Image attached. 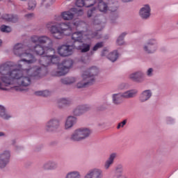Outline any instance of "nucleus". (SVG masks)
Segmentation results:
<instances>
[{
    "label": "nucleus",
    "instance_id": "864d4df0",
    "mask_svg": "<svg viewBox=\"0 0 178 178\" xmlns=\"http://www.w3.org/2000/svg\"><path fill=\"white\" fill-rule=\"evenodd\" d=\"M83 13H84V12L83 11L82 9H80L79 10L77 11V14H78L79 16H81Z\"/></svg>",
    "mask_w": 178,
    "mask_h": 178
},
{
    "label": "nucleus",
    "instance_id": "1a4fd4ad",
    "mask_svg": "<svg viewBox=\"0 0 178 178\" xmlns=\"http://www.w3.org/2000/svg\"><path fill=\"white\" fill-rule=\"evenodd\" d=\"M59 127H60V120L51 118L46 123L44 130L47 133H53V131H56Z\"/></svg>",
    "mask_w": 178,
    "mask_h": 178
},
{
    "label": "nucleus",
    "instance_id": "39448f33",
    "mask_svg": "<svg viewBox=\"0 0 178 178\" xmlns=\"http://www.w3.org/2000/svg\"><path fill=\"white\" fill-rule=\"evenodd\" d=\"M98 74H99V69L96 66H92L83 72L81 77L82 79H88L90 83L94 84Z\"/></svg>",
    "mask_w": 178,
    "mask_h": 178
},
{
    "label": "nucleus",
    "instance_id": "a878e982",
    "mask_svg": "<svg viewBox=\"0 0 178 178\" xmlns=\"http://www.w3.org/2000/svg\"><path fill=\"white\" fill-rule=\"evenodd\" d=\"M82 81H80L76 84L77 88H84L87 87V86H92V82H90L88 79L82 78Z\"/></svg>",
    "mask_w": 178,
    "mask_h": 178
},
{
    "label": "nucleus",
    "instance_id": "4468645a",
    "mask_svg": "<svg viewBox=\"0 0 178 178\" xmlns=\"http://www.w3.org/2000/svg\"><path fill=\"white\" fill-rule=\"evenodd\" d=\"M87 34L84 31H76L72 34L71 38L74 42H83L86 40Z\"/></svg>",
    "mask_w": 178,
    "mask_h": 178
},
{
    "label": "nucleus",
    "instance_id": "3c124183",
    "mask_svg": "<svg viewBox=\"0 0 178 178\" xmlns=\"http://www.w3.org/2000/svg\"><path fill=\"white\" fill-rule=\"evenodd\" d=\"M26 17H27V19H31L32 17H34V13L27 14L26 15Z\"/></svg>",
    "mask_w": 178,
    "mask_h": 178
},
{
    "label": "nucleus",
    "instance_id": "37998d69",
    "mask_svg": "<svg viewBox=\"0 0 178 178\" xmlns=\"http://www.w3.org/2000/svg\"><path fill=\"white\" fill-rule=\"evenodd\" d=\"M146 74L148 77H152L154 76V68H149L146 72Z\"/></svg>",
    "mask_w": 178,
    "mask_h": 178
},
{
    "label": "nucleus",
    "instance_id": "c85d7f7f",
    "mask_svg": "<svg viewBox=\"0 0 178 178\" xmlns=\"http://www.w3.org/2000/svg\"><path fill=\"white\" fill-rule=\"evenodd\" d=\"M107 58L111 62H116L118 58H119V53H118V51H113L108 54Z\"/></svg>",
    "mask_w": 178,
    "mask_h": 178
},
{
    "label": "nucleus",
    "instance_id": "a211bd4d",
    "mask_svg": "<svg viewBox=\"0 0 178 178\" xmlns=\"http://www.w3.org/2000/svg\"><path fill=\"white\" fill-rule=\"evenodd\" d=\"M76 123H77V118L70 115L65 120L64 129L65 130H70Z\"/></svg>",
    "mask_w": 178,
    "mask_h": 178
},
{
    "label": "nucleus",
    "instance_id": "4be33fe9",
    "mask_svg": "<svg viewBox=\"0 0 178 178\" xmlns=\"http://www.w3.org/2000/svg\"><path fill=\"white\" fill-rule=\"evenodd\" d=\"M151 97H152V92L149 90H146L140 95L139 101L142 103L147 102Z\"/></svg>",
    "mask_w": 178,
    "mask_h": 178
},
{
    "label": "nucleus",
    "instance_id": "f03ea898",
    "mask_svg": "<svg viewBox=\"0 0 178 178\" xmlns=\"http://www.w3.org/2000/svg\"><path fill=\"white\" fill-rule=\"evenodd\" d=\"M31 42L35 44L31 46L29 51L38 56H42L49 52V58L51 63L55 64L59 62V57L55 55V49H52L54 42L51 38L47 35H33L31 38Z\"/></svg>",
    "mask_w": 178,
    "mask_h": 178
},
{
    "label": "nucleus",
    "instance_id": "f3484780",
    "mask_svg": "<svg viewBox=\"0 0 178 178\" xmlns=\"http://www.w3.org/2000/svg\"><path fill=\"white\" fill-rule=\"evenodd\" d=\"M97 1L95 0H76V5L78 8H91V6H94Z\"/></svg>",
    "mask_w": 178,
    "mask_h": 178
},
{
    "label": "nucleus",
    "instance_id": "7c9ffc66",
    "mask_svg": "<svg viewBox=\"0 0 178 178\" xmlns=\"http://www.w3.org/2000/svg\"><path fill=\"white\" fill-rule=\"evenodd\" d=\"M65 178H81V175L79 171H71L66 174Z\"/></svg>",
    "mask_w": 178,
    "mask_h": 178
},
{
    "label": "nucleus",
    "instance_id": "2f4dec72",
    "mask_svg": "<svg viewBox=\"0 0 178 178\" xmlns=\"http://www.w3.org/2000/svg\"><path fill=\"white\" fill-rule=\"evenodd\" d=\"M122 173H123V168L122 167V165L117 166L115 168V175L117 178H127Z\"/></svg>",
    "mask_w": 178,
    "mask_h": 178
},
{
    "label": "nucleus",
    "instance_id": "79ce46f5",
    "mask_svg": "<svg viewBox=\"0 0 178 178\" xmlns=\"http://www.w3.org/2000/svg\"><path fill=\"white\" fill-rule=\"evenodd\" d=\"M127 123V120H124L122 122L118 123V126H117V129L118 130H119V129H121L124 127V126H126V124Z\"/></svg>",
    "mask_w": 178,
    "mask_h": 178
},
{
    "label": "nucleus",
    "instance_id": "9d476101",
    "mask_svg": "<svg viewBox=\"0 0 178 178\" xmlns=\"http://www.w3.org/2000/svg\"><path fill=\"white\" fill-rule=\"evenodd\" d=\"M84 178H104V171L99 168H92L86 173Z\"/></svg>",
    "mask_w": 178,
    "mask_h": 178
},
{
    "label": "nucleus",
    "instance_id": "473e14b6",
    "mask_svg": "<svg viewBox=\"0 0 178 178\" xmlns=\"http://www.w3.org/2000/svg\"><path fill=\"white\" fill-rule=\"evenodd\" d=\"M127 35L126 32L121 33L117 39L116 44L117 45H124V37Z\"/></svg>",
    "mask_w": 178,
    "mask_h": 178
},
{
    "label": "nucleus",
    "instance_id": "bb28decb",
    "mask_svg": "<svg viewBox=\"0 0 178 178\" xmlns=\"http://www.w3.org/2000/svg\"><path fill=\"white\" fill-rule=\"evenodd\" d=\"M0 118L6 120H8V119H10V118H12L10 114L6 113V110L5 109V107H3V106H0Z\"/></svg>",
    "mask_w": 178,
    "mask_h": 178
},
{
    "label": "nucleus",
    "instance_id": "dca6fc26",
    "mask_svg": "<svg viewBox=\"0 0 178 178\" xmlns=\"http://www.w3.org/2000/svg\"><path fill=\"white\" fill-rule=\"evenodd\" d=\"M129 78L132 81L136 83H143V79H144V72L141 71H137L129 74Z\"/></svg>",
    "mask_w": 178,
    "mask_h": 178
},
{
    "label": "nucleus",
    "instance_id": "a18cd8bd",
    "mask_svg": "<svg viewBox=\"0 0 178 178\" xmlns=\"http://www.w3.org/2000/svg\"><path fill=\"white\" fill-rule=\"evenodd\" d=\"M76 81H77V79L76 77H73V76L68 77L69 85L74 84V83H76Z\"/></svg>",
    "mask_w": 178,
    "mask_h": 178
},
{
    "label": "nucleus",
    "instance_id": "13d9d810",
    "mask_svg": "<svg viewBox=\"0 0 178 178\" xmlns=\"http://www.w3.org/2000/svg\"><path fill=\"white\" fill-rule=\"evenodd\" d=\"M123 2H130L131 1H133V0H122Z\"/></svg>",
    "mask_w": 178,
    "mask_h": 178
},
{
    "label": "nucleus",
    "instance_id": "b1692460",
    "mask_svg": "<svg viewBox=\"0 0 178 178\" xmlns=\"http://www.w3.org/2000/svg\"><path fill=\"white\" fill-rule=\"evenodd\" d=\"M111 98L114 105H120L122 104V98H123V96L121 92L114 93L112 95Z\"/></svg>",
    "mask_w": 178,
    "mask_h": 178
},
{
    "label": "nucleus",
    "instance_id": "6e6552de",
    "mask_svg": "<svg viewBox=\"0 0 178 178\" xmlns=\"http://www.w3.org/2000/svg\"><path fill=\"white\" fill-rule=\"evenodd\" d=\"M143 49L146 54H154L158 49L156 39H149L143 46Z\"/></svg>",
    "mask_w": 178,
    "mask_h": 178
},
{
    "label": "nucleus",
    "instance_id": "6ab92c4d",
    "mask_svg": "<svg viewBox=\"0 0 178 178\" xmlns=\"http://www.w3.org/2000/svg\"><path fill=\"white\" fill-rule=\"evenodd\" d=\"M73 12H77V10L76 8H72L70 10L63 12L60 16L63 20L69 22L74 19V13Z\"/></svg>",
    "mask_w": 178,
    "mask_h": 178
},
{
    "label": "nucleus",
    "instance_id": "8fccbe9b",
    "mask_svg": "<svg viewBox=\"0 0 178 178\" xmlns=\"http://www.w3.org/2000/svg\"><path fill=\"white\" fill-rule=\"evenodd\" d=\"M13 90H15V91H22L23 90V89H22V88H20V86H14Z\"/></svg>",
    "mask_w": 178,
    "mask_h": 178
},
{
    "label": "nucleus",
    "instance_id": "2eb2a0df",
    "mask_svg": "<svg viewBox=\"0 0 178 178\" xmlns=\"http://www.w3.org/2000/svg\"><path fill=\"white\" fill-rule=\"evenodd\" d=\"M81 45L79 47L81 52L86 53L88 52L91 48V38H87L83 40V42H81Z\"/></svg>",
    "mask_w": 178,
    "mask_h": 178
},
{
    "label": "nucleus",
    "instance_id": "de8ad7c7",
    "mask_svg": "<svg viewBox=\"0 0 178 178\" xmlns=\"http://www.w3.org/2000/svg\"><path fill=\"white\" fill-rule=\"evenodd\" d=\"M62 84L69 85V77L63 78L60 79Z\"/></svg>",
    "mask_w": 178,
    "mask_h": 178
},
{
    "label": "nucleus",
    "instance_id": "7ed1b4c3",
    "mask_svg": "<svg viewBox=\"0 0 178 178\" xmlns=\"http://www.w3.org/2000/svg\"><path fill=\"white\" fill-rule=\"evenodd\" d=\"M47 28L55 40H62L65 35H69L72 33V26L69 22H49Z\"/></svg>",
    "mask_w": 178,
    "mask_h": 178
},
{
    "label": "nucleus",
    "instance_id": "58836bf2",
    "mask_svg": "<svg viewBox=\"0 0 178 178\" xmlns=\"http://www.w3.org/2000/svg\"><path fill=\"white\" fill-rule=\"evenodd\" d=\"M104 47V43L102 42L97 43L92 48V51H98L99 48H102Z\"/></svg>",
    "mask_w": 178,
    "mask_h": 178
},
{
    "label": "nucleus",
    "instance_id": "4c0bfd02",
    "mask_svg": "<svg viewBox=\"0 0 178 178\" xmlns=\"http://www.w3.org/2000/svg\"><path fill=\"white\" fill-rule=\"evenodd\" d=\"M28 5H29V10H31L34 9V8H35V1H34V0H30V1H29Z\"/></svg>",
    "mask_w": 178,
    "mask_h": 178
},
{
    "label": "nucleus",
    "instance_id": "72a5a7b5",
    "mask_svg": "<svg viewBox=\"0 0 178 178\" xmlns=\"http://www.w3.org/2000/svg\"><path fill=\"white\" fill-rule=\"evenodd\" d=\"M73 115L74 116H80L83 115V108H81V106H76L72 111Z\"/></svg>",
    "mask_w": 178,
    "mask_h": 178
},
{
    "label": "nucleus",
    "instance_id": "49530a36",
    "mask_svg": "<svg viewBox=\"0 0 178 178\" xmlns=\"http://www.w3.org/2000/svg\"><path fill=\"white\" fill-rule=\"evenodd\" d=\"M72 24L75 26L76 27H79V26H81V24H83V22H80V20L77 19L73 22Z\"/></svg>",
    "mask_w": 178,
    "mask_h": 178
},
{
    "label": "nucleus",
    "instance_id": "ea45409f",
    "mask_svg": "<svg viewBox=\"0 0 178 178\" xmlns=\"http://www.w3.org/2000/svg\"><path fill=\"white\" fill-rule=\"evenodd\" d=\"M112 165H113V161H111L109 160H107L105 163H104V169L106 170H108V169H109L111 168V166H112Z\"/></svg>",
    "mask_w": 178,
    "mask_h": 178
},
{
    "label": "nucleus",
    "instance_id": "f704fd0d",
    "mask_svg": "<svg viewBox=\"0 0 178 178\" xmlns=\"http://www.w3.org/2000/svg\"><path fill=\"white\" fill-rule=\"evenodd\" d=\"M35 95H39L40 97H48L49 95V91L43 90V91H37L35 92Z\"/></svg>",
    "mask_w": 178,
    "mask_h": 178
},
{
    "label": "nucleus",
    "instance_id": "20e7f679",
    "mask_svg": "<svg viewBox=\"0 0 178 178\" xmlns=\"http://www.w3.org/2000/svg\"><path fill=\"white\" fill-rule=\"evenodd\" d=\"M91 129L89 128L81 127L78 128L74 130L70 136V140L72 141H83V140H87L90 136H91Z\"/></svg>",
    "mask_w": 178,
    "mask_h": 178
},
{
    "label": "nucleus",
    "instance_id": "09e8293b",
    "mask_svg": "<svg viewBox=\"0 0 178 178\" xmlns=\"http://www.w3.org/2000/svg\"><path fill=\"white\" fill-rule=\"evenodd\" d=\"M79 62H81V63H87V61L86 60V57L84 56H81L79 60Z\"/></svg>",
    "mask_w": 178,
    "mask_h": 178
},
{
    "label": "nucleus",
    "instance_id": "cd10ccee",
    "mask_svg": "<svg viewBox=\"0 0 178 178\" xmlns=\"http://www.w3.org/2000/svg\"><path fill=\"white\" fill-rule=\"evenodd\" d=\"M93 24L95 26H97L96 29H97L98 31H101L104 29V26L101 24V18L99 16H95L93 18Z\"/></svg>",
    "mask_w": 178,
    "mask_h": 178
},
{
    "label": "nucleus",
    "instance_id": "c03bdc74",
    "mask_svg": "<svg viewBox=\"0 0 178 178\" xmlns=\"http://www.w3.org/2000/svg\"><path fill=\"white\" fill-rule=\"evenodd\" d=\"M116 156H118V154L112 153L110 154L108 160L113 163V161H115V158H116Z\"/></svg>",
    "mask_w": 178,
    "mask_h": 178
},
{
    "label": "nucleus",
    "instance_id": "aec40b11",
    "mask_svg": "<svg viewBox=\"0 0 178 178\" xmlns=\"http://www.w3.org/2000/svg\"><path fill=\"white\" fill-rule=\"evenodd\" d=\"M3 20L10 22V23H17L19 22V16L16 14H3L1 17Z\"/></svg>",
    "mask_w": 178,
    "mask_h": 178
},
{
    "label": "nucleus",
    "instance_id": "5fc2aeb1",
    "mask_svg": "<svg viewBox=\"0 0 178 178\" xmlns=\"http://www.w3.org/2000/svg\"><path fill=\"white\" fill-rule=\"evenodd\" d=\"M93 37H96V38H101V34H99V33H95Z\"/></svg>",
    "mask_w": 178,
    "mask_h": 178
},
{
    "label": "nucleus",
    "instance_id": "e433bc0d",
    "mask_svg": "<svg viewBox=\"0 0 178 178\" xmlns=\"http://www.w3.org/2000/svg\"><path fill=\"white\" fill-rule=\"evenodd\" d=\"M95 13H97V8H93L92 9L88 10L87 13L88 17H92V16H94Z\"/></svg>",
    "mask_w": 178,
    "mask_h": 178
},
{
    "label": "nucleus",
    "instance_id": "f8f14e48",
    "mask_svg": "<svg viewBox=\"0 0 178 178\" xmlns=\"http://www.w3.org/2000/svg\"><path fill=\"white\" fill-rule=\"evenodd\" d=\"M58 53L60 56H70L73 54V49L70 45L63 44L58 47Z\"/></svg>",
    "mask_w": 178,
    "mask_h": 178
},
{
    "label": "nucleus",
    "instance_id": "c756f323",
    "mask_svg": "<svg viewBox=\"0 0 178 178\" xmlns=\"http://www.w3.org/2000/svg\"><path fill=\"white\" fill-rule=\"evenodd\" d=\"M70 104H72V102L69 99L62 98L58 100V106L62 109L65 105H70Z\"/></svg>",
    "mask_w": 178,
    "mask_h": 178
},
{
    "label": "nucleus",
    "instance_id": "ddd939ff",
    "mask_svg": "<svg viewBox=\"0 0 178 178\" xmlns=\"http://www.w3.org/2000/svg\"><path fill=\"white\" fill-rule=\"evenodd\" d=\"M139 16L143 20H147L151 17V6L148 4L143 6L139 10Z\"/></svg>",
    "mask_w": 178,
    "mask_h": 178
},
{
    "label": "nucleus",
    "instance_id": "6e6d98bb",
    "mask_svg": "<svg viewBox=\"0 0 178 178\" xmlns=\"http://www.w3.org/2000/svg\"><path fill=\"white\" fill-rule=\"evenodd\" d=\"M107 54H108V50H104L102 54V56H106Z\"/></svg>",
    "mask_w": 178,
    "mask_h": 178
},
{
    "label": "nucleus",
    "instance_id": "0eeeda50",
    "mask_svg": "<svg viewBox=\"0 0 178 178\" xmlns=\"http://www.w3.org/2000/svg\"><path fill=\"white\" fill-rule=\"evenodd\" d=\"M96 3L94 6L97 5L98 9L100 12H106L108 9L111 12L116 10V1L115 0H108V3L102 1V0H95Z\"/></svg>",
    "mask_w": 178,
    "mask_h": 178
},
{
    "label": "nucleus",
    "instance_id": "423d86ee",
    "mask_svg": "<svg viewBox=\"0 0 178 178\" xmlns=\"http://www.w3.org/2000/svg\"><path fill=\"white\" fill-rule=\"evenodd\" d=\"M73 66V60L68 59L63 60L58 64V70L54 74V76H65L69 73V70Z\"/></svg>",
    "mask_w": 178,
    "mask_h": 178
},
{
    "label": "nucleus",
    "instance_id": "412c9836",
    "mask_svg": "<svg viewBox=\"0 0 178 178\" xmlns=\"http://www.w3.org/2000/svg\"><path fill=\"white\" fill-rule=\"evenodd\" d=\"M42 169L44 170H55L58 169V163L54 161H49L43 164Z\"/></svg>",
    "mask_w": 178,
    "mask_h": 178
},
{
    "label": "nucleus",
    "instance_id": "5701e85b",
    "mask_svg": "<svg viewBox=\"0 0 178 178\" xmlns=\"http://www.w3.org/2000/svg\"><path fill=\"white\" fill-rule=\"evenodd\" d=\"M137 94H138V90L136 89L130 90L122 93V98H124L125 99H130V98H134V97H136Z\"/></svg>",
    "mask_w": 178,
    "mask_h": 178
},
{
    "label": "nucleus",
    "instance_id": "052dcab7",
    "mask_svg": "<svg viewBox=\"0 0 178 178\" xmlns=\"http://www.w3.org/2000/svg\"><path fill=\"white\" fill-rule=\"evenodd\" d=\"M177 26H178V21H177Z\"/></svg>",
    "mask_w": 178,
    "mask_h": 178
},
{
    "label": "nucleus",
    "instance_id": "603ef678",
    "mask_svg": "<svg viewBox=\"0 0 178 178\" xmlns=\"http://www.w3.org/2000/svg\"><path fill=\"white\" fill-rule=\"evenodd\" d=\"M125 87H126V84H124V83H121L119 85L120 90H123V88H124Z\"/></svg>",
    "mask_w": 178,
    "mask_h": 178
},
{
    "label": "nucleus",
    "instance_id": "f257e3e1",
    "mask_svg": "<svg viewBox=\"0 0 178 178\" xmlns=\"http://www.w3.org/2000/svg\"><path fill=\"white\" fill-rule=\"evenodd\" d=\"M29 49L22 43H17L14 46V55L21 58L17 63L15 65L13 62L8 61L0 65V90H8L5 87L13 86L15 81L21 87H29L31 85L33 77H41V67H29L23 69L22 62L27 63V65H33L37 62V58L30 52ZM17 69H12V67Z\"/></svg>",
    "mask_w": 178,
    "mask_h": 178
},
{
    "label": "nucleus",
    "instance_id": "c9c22d12",
    "mask_svg": "<svg viewBox=\"0 0 178 178\" xmlns=\"http://www.w3.org/2000/svg\"><path fill=\"white\" fill-rule=\"evenodd\" d=\"M0 30L2 31V33H10L12 31L10 26H8L6 25H2Z\"/></svg>",
    "mask_w": 178,
    "mask_h": 178
},
{
    "label": "nucleus",
    "instance_id": "9b49d317",
    "mask_svg": "<svg viewBox=\"0 0 178 178\" xmlns=\"http://www.w3.org/2000/svg\"><path fill=\"white\" fill-rule=\"evenodd\" d=\"M10 161V152L6 150L0 153V169H4Z\"/></svg>",
    "mask_w": 178,
    "mask_h": 178
},
{
    "label": "nucleus",
    "instance_id": "393cba45",
    "mask_svg": "<svg viewBox=\"0 0 178 178\" xmlns=\"http://www.w3.org/2000/svg\"><path fill=\"white\" fill-rule=\"evenodd\" d=\"M45 54L47 55L44 57H42L40 59V65H42V66H44L47 67V66H49L51 65V61L49 60V51H46Z\"/></svg>",
    "mask_w": 178,
    "mask_h": 178
},
{
    "label": "nucleus",
    "instance_id": "bf43d9fd",
    "mask_svg": "<svg viewBox=\"0 0 178 178\" xmlns=\"http://www.w3.org/2000/svg\"><path fill=\"white\" fill-rule=\"evenodd\" d=\"M1 45H2V40H0V47H1Z\"/></svg>",
    "mask_w": 178,
    "mask_h": 178
},
{
    "label": "nucleus",
    "instance_id": "4d7b16f0",
    "mask_svg": "<svg viewBox=\"0 0 178 178\" xmlns=\"http://www.w3.org/2000/svg\"><path fill=\"white\" fill-rule=\"evenodd\" d=\"M5 136H6L5 132L0 131V137H5Z\"/></svg>",
    "mask_w": 178,
    "mask_h": 178
},
{
    "label": "nucleus",
    "instance_id": "a19ab883",
    "mask_svg": "<svg viewBox=\"0 0 178 178\" xmlns=\"http://www.w3.org/2000/svg\"><path fill=\"white\" fill-rule=\"evenodd\" d=\"M81 107L82 108V112L84 113V112H88V111L91 110V106L89 105H81Z\"/></svg>",
    "mask_w": 178,
    "mask_h": 178
}]
</instances>
